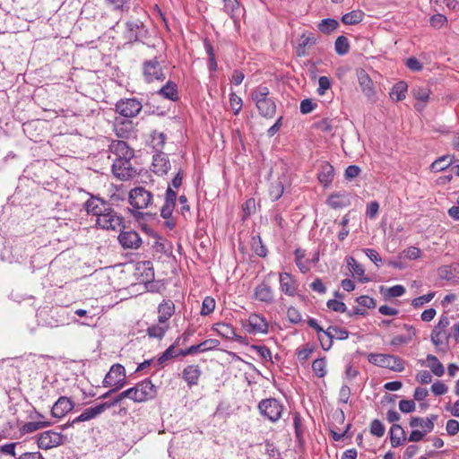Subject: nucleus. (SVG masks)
<instances>
[{"label": "nucleus", "instance_id": "f257e3e1", "mask_svg": "<svg viewBox=\"0 0 459 459\" xmlns=\"http://www.w3.org/2000/svg\"><path fill=\"white\" fill-rule=\"evenodd\" d=\"M156 395V386L150 379H144L134 386L117 394L112 401L106 402L108 409L117 405L124 399H130L134 403H143L152 399Z\"/></svg>", "mask_w": 459, "mask_h": 459}, {"label": "nucleus", "instance_id": "f03ea898", "mask_svg": "<svg viewBox=\"0 0 459 459\" xmlns=\"http://www.w3.org/2000/svg\"><path fill=\"white\" fill-rule=\"evenodd\" d=\"M369 363L390 369L394 372H403L405 368L404 361L398 356L384 353H369L368 355Z\"/></svg>", "mask_w": 459, "mask_h": 459}, {"label": "nucleus", "instance_id": "7ed1b4c3", "mask_svg": "<svg viewBox=\"0 0 459 459\" xmlns=\"http://www.w3.org/2000/svg\"><path fill=\"white\" fill-rule=\"evenodd\" d=\"M260 414L271 422H277L282 416L284 405L275 398L263 399L257 405Z\"/></svg>", "mask_w": 459, "mask_h": 459}, {"label": "nucleus", "instance_id": "20e7f679", "mask_svg": "<svg viewBox=\"0 0 459 459\" xmlns=\"http://www.w3.org/2000/svg\"><path fill=\"white\" fill-rule=\"evenodd\" d=\"M125 218L109 205L107 211L96 219V226L106 230H117L124 227Z\"/></svg>", "mask_w": 459, "mask_h": 459}, {"label": "nucleus", "instance_id": "39448f33", "mask_svg": "<svg viewBox=\"0 0 459 459\" xmlns=\"http://www.w3.org/2000/svg\"><path fill=\"white\" fill-rule=\"evenodd\" d=\"M126 383V369L124 366L115 364L107 373L103 380V386L114 387V390H119L125 386Z\"/></svg>", "mask_w": 459, "mask_h": 459}, {"label": "nucleus", "instance_id": "423d86ee", "mask_svg": "<svg viewBox=\"0 0 459 459\" xmlns=\"http://www.w3.org/2000/svg\"><path fill=\"white\" fill-rule=\"evenodd\" d=\"M129 203L135 210L148 208L152 203V195L145 188L140 186L129 192Z\"/></svg>", "mask_w": 459, "mask_h": 459}, {"label": "nucleus", "instance_id": "0eeeda50", "mask_svg": "<svg viewBox=\"0 0 459 459\" xmlns=\"http://www.w3.org/2000/svg\"><path fill=\"white\" fill-rule=\"evenodd\" d=\"M143 74L148 83L162 82L165 80V74L157 58L147 60L143 64Z\"/></svg>", "mask_w": 459, "mask_h": 459}, {"label": "nucleus", "instance_id": "6e6552de", "mask_svg": "<svg viewBox=\"0 0 459 459\" xmlns=\"http://www.w3.org/2000/svg\"><path fill=\"white\" fill-rule=\"evenodd\" d=\"M142 108V103L135 98L120 100L116 104V111L127 118L136 117Z\"/></svg>", "mask_w": 459, "mask_h": 459}, {"label": "nucleus", "instance_id": "1a4fd4ad", "mask_svg": "<svg viewBox=\"0 0 459 459\" xmlns=\"http://www.w3.org/2000/svg\"><path fill=\"white\" fill-rule=\"evenodd\" d=\"M147 30L141 21H129L126 23L124 38L128 42H136L145 38Z\"/></svg>", "mask_w": 459, "mask_h": 459}, {"label": "nucleus", "instance_id": "9d476101", "mask_svg": "<svg viewBox=\"0 0 459 459\" xmlns=\"http://www.w3.org/2000/svg\"><path fill=\"white\" fill-rule=\"evenodd\" d=\"M108 409V405H107L106 403H100L94 407L86 408L79 416L74 418L71 422H68L65 425L62 426V429H65L74 424L93 420L100 416Z\"/></svg>", "mask_w": 459, "mask_h": 459}, {"label": "nucleus", "instance_id": "9b49d317", "mask_svg": "<svg viewBox=\"0 0 459 459\" xmlns=\"http://www.w3.org/2000/svg\"><path fill=\"white\" fill-rule=\"evenodd\" d=\"M109 159L114 160H132L134 156V150L130 148L127 143L124 141H113L109 144Z\"/></svg>", "mask_w": 459, "mask_h": 459}, {"label": "nucleus", "instance_id": "f8f14e48", "mask_svg": "<svg viewBox=\"0 0 459 459\" xmlns=\"http://www.w3.org/2000/svg\"><path fill=\"white\" fill-rule=\"evenodd\" d=\"M120 229V233L117 237V240L124 249H138L142 246V238L138 232L133 230Z\"/></svg>", "mask_w": 459, "mask_h": 459}, {"label": "nucleus", "instance_id": "ddd939ff", "mask_svg": "<svg viewBox=\"0 0 459 459\" xmlns=\"http://www.w3.org/2000/svg\"><path fill=\"white\" fill-rule=\"evenodd\" d=\"M64 442V436L54 430H47L39 434L38 437V446L41 449L48 450Z\"/></svg>", "mask_w": 459, "mask_h": 459}, {"label": "nucleus", "instance_id": "4468645a", "mask_svg": "<svg viewBox=\"0 0 459 459\" xmlns=\"http://www.w3.org/2000/svg\"><path fill=\"white\" fill-rule=\"evenodd\" d=\"M112 172L116 178L121 180H128L135 175L131 160H114Z\"/></svg>", "mask_w": 459, "mask_h": 459}, {"label": "nucleus", "instance_id": "2eb2a0df", "mask_svg": "<svg viewBox=\"0 0 459 459\" xmlns=\"http://www.w3.org/2000/svg\"><path fill=\"white\" fill-rule=\"evenodd\" d=\"M244 327L248 333L252 334L268 333V322L263 316L255 313L248 316Z\"/></svg>", "mask_w": 459, "mask_h": 459}, {"label": "nucleus", "instance_id": "dca6fc26", "mask_svg": "<svg viewBox=\"0 0 459 459\" xmlns=\"http://www.w3.org/2000/svg\"><path fill=\"white\" fill-rule=\"evenodd\" d=\"M109 205L105 200L94 195H91L83 204L86 212L96 216V219L102 216Z\"/></svg>", "mask_w": 459, "mask_h": 459}, {"label": "nucleus", "instance_id": "f3484780", "mask_svg": "<svg viewBox=\"0 0 459 459\" xmlns=\"http://www.w3.org/2000/svg\"><path fill=\"white\" fill-rule=\"evenodd\" d=\"M152 171L158 176L167 175L171 169V164L168 155L162 152L155 153L152 157Z\"/></svg>", "mask_w": 459, "mask_h": 459}, {"label": "nucleus", "instance_id": "a211bd4d", "mask_svg": "<svg viewBox=\"0 0 459 459\" xmlns=\"http://www.w3.org/2000/svg\"><path fill=\"white\" fill-rule=\"evenodd\" d=\"M358 82L360 86L361 91L363 94L370 100H373L375 98V89L374 83L369 75L364 69H359L357 71Z\"/></svg>", "mask_w": 459, "mask_h": 459}, {"label": "nucleus", "instance_id": "6ab92c4d", "mask_svg": "<svg viewBox=\"0 0 459 459\" xmlns=\"http://www.w3.org/2000/svg\"><path fill=\"white\" fill-rule=\"evenodd\" d=\"M253 296L255 299L265 304H272L274 301L273 290L266 281L255 286Z\"/></svg>", "mask_w": 459, "mask_h": 459}, {"label": "nucleus", "instance_id": "aec40b11", "mask_svg": "<svg viewBox=\"0 0 459 459\" xmlns=\"http://www.w3.org/2000/svg\"><path fill=\"white\" fill-rule=\"evenodd\" d=\"M74 403L70 398L61 396L52 406L51 414L55 418H63L74 409Z\"/></svg>", "mask_w": 459, "mask_h": 459}, {"label": "nucleus", "instance_id": "412c9836", "mask_svg": "<svg viewBox=\"0 0 459 459\" xmlns=\"http://www.w3.org/2000/svg\"><path fill=\"white\" fill-rule=\"evenodd\" d=\"M279 282L281 290L288 296L293 297L297 293L298 284L296 280L289 273H281L279 274Z\"/></svg>", "mask_w": 459, "mask_h": 459}, {"label": "nucleus", "instance_id": "4be33fe9", "mask_svg": "<svg viewBox=\"0 0 459 459\" xmlns=\"http://www.w3.org/2000/svg\"><path fill=\"white\" fill-rule=\"evenodd\" d=\"M135 275L141 283H149L154 279V271L150 261H144L137 264Z\"/></svg>", "mask_w": 459, "mask_h": 459}, {"label": "nucleus", "instance_id": "5701e85b", "mask_svg": "<svg viewBox=\"0 0 459 459\" xmlns=\"http://www.w3.org/2000/svg\"><path fill=\"white\" fill-rule=\"evenodd\" d=\"M175 304L170 299H163L158 306V322L169 324V318L175 314Z\"/></svg>", "mask_w": 459, "mask_h": 459}, {"label": "nucleus", "instance_id": "b1692460", "mask_svg": "<svg viewBox=\"0 0 459 459\" xmlns=\"http://www.w3.org/2000/svg\"><path fill=\"white\" fill-rule=\"evenodd\" d=\"M201 375L202 369L199 365H188L182 371V378L190 387L198 385Z\"/></svg>", "mask_w": 459, "mask_h": 459}, {"label": "nucleus", "instance_id": "393cba45", "mask_svg": "<svg viewBox=\"0 0 459 459\" xmlns=\"http://www.w3.org/2000/svg\"><path fill=\"white\" fill-rule=\"evenodd\" d=\"M437 415H430L426 419L420 417H412L410 420V426L411 428L420 427L425 432H431L435 427V421L437 420Z\"/></svg>", "mask_w": 459, "mask_h": 459}, {"label": "nucleus", "instance_id": "a878e982", "mask_svg": "<svg viewBox=\"0 0 459 459\" xmlns=\"http://www.w3.org/2000/svg\"><path fill=\"white\" fill-rule=\"evenodd\" d=\"M212 329L221 337L239 341L240 336L236 333L235 328L227 323H217L213 325Z\"/></svg>", "mask_w": 459, "mask_h": 459}, {"label": "nucleus", "instance_id": "bb28decb", "mask_svg": "<svg viewBox=\"0 0 459 459\" xmlns=\"http://www.w3.org/2000/svg\"><path fill=\"white\" fill-rule=\"evenodd\" d=\"M333 176H334L333 167L328 162H324L321 165L320 171L317 175V178H318L319 182L322 185H324L325 186H327L333 181Z\"/></svg>", "mask_w": 459, "mask_h": 459}, {"label": "nucleus", "instance_id": "cd10ccee", "mask_svg": "<svg viewBox=\"0 0 459 459\" xmlns=\"http://www.w3.org/2000/svg\"><path fill=\"white\" fill-rule=\"evenodd\" d=\"M157 93L162 96L164 99L169 100L171 101H176L178 100V86L175 82L171 81H168L166 84H164L158 91Z\"/></svg>", "mask_w": 459, "mask_h": 459}, {"label": "nucleus", "instance_id": "c85d7f7f", "mask_svg": "<svg viewBox=\"0 0 459 459\" xmlns=\"http://www.w3.org/2000/svg\"><path fill=\"white\" fill-rule=\"evenodd\" d=\"M406 440L405 431L399 424H393L390 429V442L393 447L401 446Z\"/></svg>", "mask_w": 459, "mask_h": 459}, {"label": "nucleus", "instance_id": "c756f323", "mask_svg": "<svg viewBox=\"0 0 459 459\" xmlns=\"http://www.w3.org/2000/svg\"><path fill=\"white\" fill-rule=\"evenodd\" d=\"M258 112L264 117H273L276 112V104L273 99L255 104Z\"/></svg>", "mask_w": 459, "mask_h": 459}, {"label": "nucleus", "instance_id": "7c9ffc66", "mask_svg": "<svg viewBox=\"0 0 459 459\" xmlns=\"http://www.w3.org/2000/svg\"><path fill=\"white\" fill-rule=\"evenodd\" d=\"M316 37L313 33L305 34L303 33L299 39V45L297 48V54L299 56H303L306 55V48L308 46H312L316 44Z\"/></svg>", "mask_w": 459, "mask_h": 459}, {"label": "nucleus", "instance_id": "2f4dec72", "mask_svg": "<svg viewBox=\"0 0 459 459\" xmlns=\"http://www.w3.org/2000/svg\"><path fill=\"white\" fill-rule=\"evenodd\" d=\"M407 83L405 82H396L391 89L389 95L393 100L400 101L406 98Z\"/></svg>", "mask_w": 459, "mask_h": 459}, {"label": "nucleus", "instance_id": "473e14b6", "mask_svg": "<svg viewBox=\"0 0 459 459\" xmlns=\"http://www.w3.org/2000/svg\"><path fill=\"white\" fill-rule=\"evenodd\" d=\"M169 329V324L158 322V324L149 326L146 330V333L149 337L162 339Z\"/></svg>", "mask_w": 459, "mask_h": 459}, {"label": "nucleus", "instance_id": "72a5a7b5", "mask_svg": "<svg viewBox=\"0 0 459 459\" xmlns=\"http://www.w3.org/2000/svg\"><path fill=\"white\" fill-rule=\"evenodd\" d=\"M403 327L406 330H408V334L407 335H396V336H394L391 340V342H390V344L392 346H399L401 344H407L416 335V330L411 325H404Z\"/></svg>", "mask_w": 459, "mask_h": 459}, {"label": "nucleus", "instance_id": "f704fd0d", "mask_svg": "<svg viewBox=\"0 0 459 459\" xmlns=\"http://www.w3.org/2000/svg\"><path fill=\"white\" fill-rule=\"evenodd\" d=\"M365 13L362 10H353L342 15V22L346 25H355L363 21Z\"/></svg>", "mask_w": 459, "mask_h": 459}, {"label": "nucleus", "instance_id": "c9c22d12", "mask_svg": "<svg viewBox=\"0 0 459 459\" xmlns=\"http://www.w3.org/2000/svg\"><path fill=\"white\" fill-rule=\"evenodd\" d=\"M340 23L337 20L332 18L323 19L317 25L320 32L324 34H331L333 31L338 29Z\"/></svg>", "mask_w": 459, "mask_h": 459}, {"label": "nucleus", "instance_id": "e433bc0d", "mask_svg": "<svg viewBox=\"0 0 459 459\" xmlns=\"http://www.w3.org/2000/svg\"><path fill=\"white\" fill-rule=\"evenodd\" d=\"M426 359L428 361V367L435 376L442 377L444 375L445 368L436 356L429 354Z\"/></svg>", "mask_w": 459, "mask_h": 459}, {"label": "nucleus", "instance_id": "4c0bfd02", "mask_svg": "<svg viewBox=\"0 0 459 459\" xmlns=\"http://www.w3.org/2000/svg\"><path fill=\"white\" fill-rule=\"evenodd\" d=\"M219 344V341L215 339H208L197 345L190 346V351H193V354L197 352H204L216 348Z\"/></svg>", "mask_w": 459, "mask_h": 459}, {"label": "nucleus", "instance_id": "58836bf2", "mask_svg": "<svg viewBox=\"0 0 459 459\" xmlns=\"http://www.w3.org/2000/svg\"><path fill=\"white\" fill-rule=\"evenodd\" d=\"M269 89L266 86L260 85L252 91L251 99L255 104H257L264 100H270L271 98L269 97Z\"/></svg>", "mask_w": 459, "mask_h": 459}, {"label": "nucleus", "instance_id": "ea45409f", "mask_svg": "<svg viewBox=\"0 0 459 459\" xmlns=\"http://www.w3.org/2000/svg\"><path fill=\"white\" fill-rule=\"evenodd\" d=\"M452 162L453 159L448 155H445L432 162L430 168L432 171L439 172L448 168L452 164Z\"/></svg>", "mask_w": 459, "mask_h": 459}, {"label": "nucleus", "instance_id": "a19ab883", "mask_svg": "<svg viewBox=\"0 0 459 459\" xmlns=\"http://www.w3.org/2000/svg\"><path fill=\"white\" fill-rule=\"evenodd\" d=\"M284 191V186L283 183L278 179L275 182L271 184L270 189H269V195L272 201H277L279 200Z\"/></svg>", "mask_w": 459, "mask_h": 459}, {"label": "nucleus", "instance_id": "79ce46f5", "mask_svg": "<svg viewBox=\"0 0 459 459\" xmlns=\"http://www.w3.org/2000/svg\"><path fill=\"white\" fill-rule=\"evenodd\" d=\"M334 50L340 55L343 56L350 50V43L345 36H339L334 42Z\"/></svg>", "mask_w": 459, "mask_h": 459}, {"label": "nucleus", "instance_id": "37998d69", "mask_svg": "<svg viewBox=\"0 0 459 459\" xmlns=\"http://www.w3.org/2000/svg\"><path fill=\"white\" fill-rule=\"evenodd\" d=\"M312 369L317 377H324L327 373L325 358L315 359L312 363Z\"/></svg>", "mask_w": 459, "mask_h": 459}, {"label": "nucleus", "instance_id": "c03bdc74", "mask_svg": "<svg viewBox=\"0 0 459 459\" xmlns=\"http://www.w3.org/2000/svg\"><path fill=\"white\" fill-rule=\"evenodd\" d=\"M295 263L302 273H306L309 271V266L307 262L304 261L305 251L302 249L295 250Z\"/></svg>", "mask_w": 459, "mask_h": 459}, {"label": "nucleus", "instance_id": "a18cd8bd", "mask_svg": "<svg viewBox=\"0 0 459 459\" xmlns=\"http://www.w3.org/2000/svg\"><path fill=\"white\" fill-rule=\"evenodd\" d=\"M250 350L255 351L263 360L272 362V352L264 345L254 344L250 347Z\"/></svg>", "mask_w": 459, "mask_h": 459}, {"label": "nucleus", "instance_id": "49530a36", "mask_svg": "<svg viewBox=\"0 0 459 459\" xmlns=\"http://www.w3.org/2000/svg\"><path fill=\"white\" fill-rule=\"evenodd\" d=\"M326 333L331 334L333 339L336 338L338 340H346L349 337V332L339 326H329L326 329Z\"/></svg>", "mask_w": 459, "mask_h": 459}, {"label": "nucleus", "instance_id": "de8ad7c7", "mask_svg": "<svg viewBox=\"0 0 459 459\" xmlns=\"http://www.w3.org/2000/svg\"><path fill=\"white\" fill-rule=\"evenodd\" d=\"M166 136L163 133H153L152 134V146L153 149L157 151V152H161L165 145Z\"/></svg>", "mask_w": 459, "mask_h": 459}, {"label": "nucleus", "instance_id": "09e8293b", "mask_svg": "<svg viewBox=\"0 0 459 459\" xmlns=\"http://www.w3.org/2000/svg\"><path fill=\"white\" fill-rule=\"evenodd\" d=\"M224 12L227 13L232 19H235L239 11V4L238 0H223Z\"/></svg>", "mask_w": 459, "mask_h": 459}, {"label": "nucleus", "instance_id": "8fccbe9b", "mask_svg": "<svg viewBox=\"0 0 459 459\" xmlns=\"http://www.w3.org/2000/svg\"><path fill=\"white\" fill-rule=\"evenodd\" d=\"M230 106L234 115H238L242 109L243 101L242 99L238 96L235 92L230 94Z\"/></svg>", "mask_w": 459, "mask_h": 459}, {"label": "nucleus", "instance_id": "3c124183", "mask_svg": "<svg viewBox=\"0 0 459 459\" xmlns=\"http://www.w3.org/2000/svg\"><path fill=\"white\" fill-rule=\"evenodd\" d=\"M434 297H435V292H429L428 294L417 297L412 299L411 306L414 308H419V307H422L423 305L430 302Z\"/></svg>", "mask_w": 459, "mask_h": 459}, {"label": "nucleus", "instance_id": "603ef678", "mask_svg": "<svg viewBox=\"0 0 459 459\" xmlns=\"http://www.w3.org/2000/svg\"><path fill=\"white\" fill-rule=\"evenodd\" d=\"M326 203L330 207H332L333 209L341 208L345 205V202L343 200V195H342L340 194L331 195L328 197Z\"/></svg>", "mask_w": 459, "mask_h": 459}, {"label": "nucleus", "instance_id": "864d4df0", "mask_svg": "<svg viewBox=\"0 0 459 459\" xmlns=\"http://www.w3.org/2000/svg\"><path fill=\"white\" fill-rule=\"evenodd\" d=\"M347 264H348L350 270L357 276L360 277L364 274L363 266L359 263H358L354 257H352V256L348 257Z\"/></svg>", "mask_w": 459, "mask_h": 459}, {"label": "nucleus", "instance_id": "5fc2aeb1", "mask_svg": "<svg viewBox=\"0 0 459 459\" xmlns=\"http://www.w3.org/2000/svg\"><path fill=\"white\" fill-rule=\"evenodd\" d=\"M215 308V301L211 297H205L202 303L201 315L207 316L213 312Z\"/></svg>", "mask_w": 459, "mask_h": 459}, {"label": "nucleus", "instance_id": "6e6d98bb", "mask_svg": "<svg viewBox=\"0 0 459 459\" xmlns=\"http://www.w3.org/2000/svg\"><path fill=\"white\" fill-rule=\"evenodd\" d=\"M385 426L379 420H372L370 424V433L377 437H381L385 434Z\"/></svg>", "mask_w": 459, "mask_h": 459}, {"label": "nucleus", "instance_id": "4d7b16f0", "mask_svg": "<svg viewBox=\"0 0 459 459\" xmlns=\"http://www.w3.org/2000/svg\"><path fill=\"white\" fill-rule=\"evenodd\" d=\"M326 306L330 310H333L334 312L344 313L347 311V307L345 303H343L341 300L329 299L326 303Z\"/></svg>", "mask_w": 459, "mask_h": 459}, {"label": "nucleus", "instance_id": "13d9d810", "mask_svg": "<svg viewBox=\"0 0 459 459\" xmlns=\"http://www.w3.org/2000/svg\"><path fill=\"white\" fill-rule=\"evenodd\" d=\"M430 91L428 88L418 87L413 89V96L416 100L426 103L429 100Z\"/></svg>", "mask_w": 459, "mask_h": 459}, {"label": "nucleus", "instance_id": "bf43d9fd", "mask_svg": "<svg viewBox=\"0 0 459 459\" xmlns=\"http://www.w3.org/2000/svg\"><path fill=\"white\" fill-rule=\"evenodd\" d=\"M253 249L255 253L260 257H265L267 255V248L262 242L260 237H258L257 239L254 238Z\"/></svg>", "mask_w": 459, "mask_h": 459}, {"label": "nucleus", "instance_id": "052dcab7", "mask_svg": "<svg viewBox=\"0 0 459 459\" xmlns=\"http://www.w3.org/2000/svg\"><path fill=\"white\" fill-rule=\"evenodd\" d=\"M317 339L324 351H329L333 346V338L331 334H327L326 331L317 336Z\"/></svg>", "mask_w": 459, "mask_h": 459}, {"label": "nucleus", "instance_id": "680f3d73", "mask_svg": "<svg viewBox=\"0 0 459 459\" xmlns=\"http://www.w3.org/2000/svg\"><path fill=\"white\" fill-rule=\"evenodd\" d=\"M176 347L177 345H175V343L171 344L159 358V362L161 364L170 359L178 357V354H177V351L175 350Z\"/></svg>", "mask_w": 459, "mask_h": 459}, {"label": "nucleus", "instance_id": "e2e57ef3", "mask_svg": "<svg viewBox=\"0 0 459 459\" xmlns=\"http://www.w3.org/2000/svg\"><path fill=\"white\" fill-rule=\"evenodd\" d=\"M447 22V19L445 15L437 13L434 14L429 19V23L433 28L440 29Z\"/></svg>", "mask_w": 459, "mask_h": 459}, {"label": "nucleus", "instance_id": "0e129e2a", "mask_svg": "<svg viewBox=\"0 0 459 459\" xmlns=\"http://www.w3.org/2000/svg\"><path fill=\"white\" fill-rule=\"evenodd\" d=\"M287 317H288V319L290 320V323L295 324V325L300 323L301 320H302L301 314L294 307H290L288 308V310H287Z\"/></svg>", "mask_w": 459, "mask_h": 459}, {"label": "nucleus", "instance_id": "69168bd1", "mask_svg": "<svg viewBox=\"0 0 459 459\" xmlns=\"http://www.w3.org/2000/svg\"><path fill=\"white\" fill-rule=\"evenodd\" d=\"M331 80L327 76H320L318 79L317 93L324 95L327 90L331 88Z\"/></svg>", "mask_w": 459, "mask_h": 459}, {"label": "nucleus", "instance_id": "338daca9", "mask_svg": "<svg viewBox=\"0 0 459 459\" xmlns=\"http://www.w3.org/2000/svg\"><path fill=\"white\" fill-rule=\"evenodd\" d=\"M415 403L412 400H401L399 409L403 413H410L415 411Z\"/></svg>", "mask_w": 459, "mask_h": 459}, {"label": "nucleus", "instance_id": "774afa93", "mask_svg": "<svg viewBox=\"0 0 459 459\" xmlns=\"http://www.w3.org/2000/svg\"><path fill=\"white\" fill-rule=\"evenodd\" d=\"M446 430L449 436H455L459 432V421L456 420H448L446 425Z\"/></svg>", "mask_w": 459, "mask_h": 459}]
</instances>
